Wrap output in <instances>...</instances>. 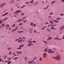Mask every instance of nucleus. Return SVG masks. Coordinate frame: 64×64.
I'll return each instance as SVG.
<instances>
[{
	"label": "nucleus",
	"mask_w": 64,
	"mask_h": 64,
	"mask_svg": "<svg viewBox=\"0 0 64 64\" xmlns=\"http://www.w3.org/2000/svg\"><path fill=\"white\" fill-rule=\"evenodd\" d=\"M52 58L55 59V60L59 61V60H61V55L60 54H57L56 55V57H52Z\"/></svg>",
	"instance_id": "nucleus-1"
},
{
	"label": "nucleus",
	"mask_w": 64,
	"mask_h": 64,
	"mask_svg": "<svg viewBox=\"0 0 64 64\" xmlns=\"http://www.w3.org/2000/svg\"><path fill=\"white\" fill-rule=\"evenodd\" d=\"M64 29V26L63 25L60 28V30H62Z\"/></svg>",
	"instance_id": "nucleus-2"
},
{
	"label": "nucleus",
	"mask_w": 64,
	"mask_h": 64,
	"mask_svg": "<svg viewBox=\"0 0 64 64\" xmlns=\"http://www.w3.org/2000/svg\"><path fill=\"white\" fill-rule=\"evenodd\" d=\"M16 53L17 54H21L22 53V52H21V51H19L18 52L17 51L16 52Z\"/></svg>",
	"instance_id": "nucleus-3"
},
{
	"label": "nucleus",
	"mask_w": 64,
	"mask_h": 64,
	"mask_svg": "<svg viewBox=\"0 0 64 64\" xmlns=\"http://www.w3.org/2000/svg\"><path fill=\"white\" fill-rule=\"evenodd\" d=\"M54 40H61V39L59 38H54Z\"/></svg>",
	"instance_id": "nucleus-4"
},
{
	"label": "nucleus",
	"mask_w": 64,
	"mask_h": 64,
	"mask_svg": "<svg viewBox=\"0 0 64 64\" xmlns=\"http://www.w3.org/2000/svg\"><path fill=\"white\" fill-rule=\"evenodd\" d=\"M56 24H52L50 25V26L51 27H56Z\"/></svg>",
	"instance_id": "nucleus-5"
},
{
	"label": "nucleus",
	"mask_w": 64,
	"mask_h": 64,
	"mask_svg": "<svg viewBox=\"0 0 64 64\" xmlns=\"http://www.w3.org/2000/svg\"><path fill=\"white\" fill-rule=\"evenodd\" d=\"M52 38V37L50 36L48 37V38L47 39V40L48 41V40H51Z\"/></svg>",
	"instance_id": "nucleus-6"
},
{
	"label": "nucleus",
	"mask_w": 64,
	"mask_h": 64,
	"mask_svg": "<svg viewBox=\"0 0 64 64\" xmlns=\"http://www.w3.org/2000/svg\"><path fill=\"white\" fill-rule=\"evenodd\" d=\"M31 45H33V44H28V47H30L31 46Z\"/></svg>",
	"instance_id": "nucleus-7"
},
{
	"label": "nucleus",
	"mask_w": 64,
	"mask_h": 64,
	"mask_svg": "<svg viewBox=\"0 0 64 64\" xmlns=\"http://www.w3.org/2000/svg\"><path fill=\"white\" fill-rule=\"evenodd\" d=\"M20 12H21V11H20V10L16 11V13H20Z\"/></svg>",
	"instance_id": "nucleus-8"
},
{
	"label": "nucleus",
	"mask_w": 64,
	"mask_h": 64,
	"mask_svg": "<svg viewBox=\"0 0 64 64\" xmlns=\"http://www.w3.org/2000/svg\"><path fill=\"white\" fill-rule=\"evenodd\" d=\"M42 42H44L45 44H46V43H47V41L45 40H43Z\"/></svg>",
	"instance_id": "nucleus-9"
},
{
	"label": "nucleus",
	"mask_w": 64,
	"mask_h": 64,
	"mask_svg": "<svg viewBox=\"0 0 64 64\" xmlns=\"http://www.w3.org/2000/svg\"><path fill=\"white\" fill-rule=\"evenodd\" d=\"M48 53H54V52L53 51H50V52H49V51H48Z\"/></svg>",
	"instance_id": "nucleus-10"
},
{
	"label": "nucleus",
	"mask_w": 64,
	"mask_h": 64,
	"mask_svg": "<svg viewBox=\"0 0 64 64\" xmlns=\"http://www.w3.org/2000/svg\"><path fill=\"white\" fill-rule=\"evenodd\" d=\"M24 44H22V45H21L20 46H19V47L20 48H21V47H23V46H24Z\"/></svg>",
	"instance_id": "nucleus-11"
},
{
	"label": "nucleus",
	"mask_w": 64,
	"mask_h": 64,
	"mask_svg": "<svg viewBox=\"0 0 64 64\" xmlns=\"http://www.w3.org/2000/svg\"><path fill=\"white\" fill-rule=\"evenodd\" d=\"M53 21L54 22H56V23H58L59 22V21H57L56 20H53Z\"/></svg>",
	"instance_id": "nucleus-12"
},
{
	"label": "nucleus",
	"mask_w": 64,
	"mask_h": 64,
	"mask_svg": "<svg viewBox=\"0 0 64 64\" xmlns=\"http://www.w3.org/2000/svg\"><path fill=\"white\" fill-rule=\"evenodd\" d=\"M32 61H30L28 62V64H31V63H32Z\"/></svg>",
	"instance_id": "nucleus-13"
},
{
	"label": "nucleus",
	"mask_w": 64,
	"mask_h": 64,
	"mask_svg": "<svg viewBox=\"0 0 64 64\" xmlns=\"http://www.w3.org/2000/svg\"><path fill=\"white\" fill-rule=\"evenodd\" d=\"M55 2H56V1H53L51 3V4L52 5V4H54Z\"/></svg>",
	"instance_id": "nucleus-14"
},
{
	"label": "nucleus",
	"mask_w": 64,
	"mask_h": 64,
	"mask_svg": "<svg viewBox=\"0 0 64 64\" xmlns=\"http://www.w3.org/2000/svg\"><path fill=\"white\" fill-rule=\"evenodd\" d=\"M17 49L18 50H21L22 49V48H18Z\"/></svg>",
	"instance_id": "nucleus-15"
},
{
	"label": "nucleus",
	"mask_w": 64,
	"mask_h": 64,
	"mask_svg": "<svg viewBox=\"0 0 64 64\" xmlns=\"http://www.w3.org/2000/svg\"><path fill=\"white\" fill-rule=\"evenodd\" d=\"M22 20V19H20V20H18V21L19 22V23H20L21 22V20Z\"/></svg>",
	"instance_id": "nucleus-16"
},
{
	"label": "nucleus",
	"mask_w": 64,
	"mask_h": 64,
	"mask_svg": "<svg viewBox=\"0 0 64 64\" xmlns=\"http://www.w3.org/2000/svg\"><path fill=\"white\" fill-rule=\"evenodd\" d=\"M23 32V31H18V33H22V32Z\"/></svg>",
	"instance_id": "nucleus-17"
},
{
	"label": "nucleus",
	"mask_w": 64,
	"mask_h": 64,
	"mask_svg": "<svg viewBox=\"0 0 64 64\" xmlns=\"http://www.w3.org/2000/svg\"><path fill=\"white\" fill-rule=\"evenodd\" d=\"M23 40V39H22L20 41H19V40H18V43H19V42H21Z\"/></svg>",
	"instance_id": "nucleus-18"
},
{
	"label": "nucleus",
	"mask_w": 64,
	"mask_h": 64,
	"mask_svg": "<svg viewBox=\"0 0 64 64\" xmlns=\"http://www.w3.org/2000/svg\"><path fill=\"white\" fill-rule=\"evenodd\" d=\"M18 28H17L15 29L14 30H12V32H13L14 31H15L16 30V29H17Z\"/></svg>",
	"instance_id": "nucleus-19"
},
{
	"label": "nucleus",
	"mask_w": 64,
	"mask_h": 64,
	"mask_svg": "<svg viewBox=\"0 0 64 64\" xmlns=\"http://www.w3.org/2000/svg\"><path fill=\"white\" fill-rule=\"evenodd\" d=\"M50 29H56V28L54 27H52L50 28Z\"/></svg>",
	"instance_id": "nucleus-20"
},
{
	"label": "nucleus",
	"mask_w": 64,
	"mask_h": 64,
	"mask_svg": "<svg viewBox=\"0 0 64 64\" xmlns=\"http://www.w3.org/2000/svg\"><path fill=\"white\" fill-rule=\"evenodd\" d=\"M34 1V0H32L30 2V3H32H32H33V1Z\"/></svg>",
	"instance_id": "nucleus-21"
},
{
	"label": "nucleus",
	"mask_w": 64,
	"mask_h": 64,
	"mask_svg": "<svg viewBox=\"0 0 64 64\" xmlns=\"http://www.w3.org/2000/svg\"><path fill=\"white\" fill-rule=\"evenodd\" d=\"M56 20H61V18H58L56 19Z\"/></svg>",
	"instance_id": "nucleus-22"
},
{
	"label": "nucleus",
	"mask_w": 64,
	"mask_h": 64,
	"mask_svg": "<svg viewBox=\"0 0 64 64\" xmlns=\"http://www.w3.org/2000/svg\"><path fill=\"white\" fill-rule=\"evenodd\" d=\"M50 23L51 24H53V22L51 21L50 20Z\"/></svg>",
	"instance_id": "nucleus-23"
},
{
	"label": "nucleus",
	"mask_w": 64,
	"mask_h": 64,
	"mask_svg": "<svg viewBox=\"0 0 64 64\" xmlns=\"http://www.w3.org/2000/svg\"><path fill=\"white\" fill-rule=\"evenodd\" d=\"M4 14L5 15H7V14H8V12H6Z\"/></svg>",
	"instance_id": "nucleus-24"
},
{
	"label": "nucleus",
	"mask_w": 64,
	"mask_h": 64,
	"mask_svg": "<svg viewBox=\"0 0 64 64\" xmlns=\"http://www.w3.org/2000/svg\"><path fill=\"white\" fill-rule=\"evenodd\" d=\"M2 6H4V5H6V3H3V4H2Z\"/></svg>",
	"instance_id": "nucleus-25"
},
{
	"label": "nucleus",
	"mask_w": 64,
	"mask_h": 64,
	"mask_svg": "<svg viewBox=\"0 0 64 64\" xmlns=\"http://www.w3.org/2000/svg\"><path fill=\"white\" fill-rule=\"evenodd\" d=\"M48 51H49V52H50V51H51V49H48Z\"/></svg>",
	"instance_id": "nucleus-26"
},
{
	"label": "nucleus",
	"mask_w": 64,
	"mask_h": 64,
	"mask_svg": "<svg viewBox=\"0 0 64 64\" xmlns=\"http://www.w3.org/2000/svg\"><path fill=\"white\" fill-rule=\"evenodd\" d=\"M45 28V27H44L43 28H42L41 29V30H44Z\"/></svg>",
	"instance_id": "nucleus-27"
},
{
	"label": "nucleus",
	"mask_w": 64,
	"mask_h": 64,
	"mask_svg": "<svg viewBox=\"0 0 64 64\" xmlns=\"http://www.w3.org/2000/svg\"><path fill=\"white\" fill-rule=\"evenodd\" d=\"M24 60H27V57L25 58Z\"/></svg>",
	"instance_id": "nucleus-28"
},
{
	"label": "nucleus",
	"mask_w": 64,
	"mask_h": 64,
	"mask_svg": "<svg viewBox=\"0 0 64 64\" xmlns=\"http://www.w3.org/2000/svg\"><path fill=\"white\" fill-rule=\"evenodd\" d=\"M7 56H4V59H6V57Z\"/></svg>",
	"instance_id": "nucleus-29"
},
{
	"label": "nucleus",
	"mask_w": 64,
	"mask_h": 64,
	"mask_svg": "<svg viewBox=\"0 0 64 64\" xmlns=\"http://www.w3.org/2000/svg\"><path fill=\"white\" fill-rule=\"evenodd\" d=\"M53 12H52L51 13H50V15H53Z\"/></svg>",
	"instance_id": "nucleus-30"
},
{
	"label": "nucleus",
	"mask_w": 64,
	"mask_h": 64,
	"mask_svg": "<svg viewBox=\"0 0 64 64\" xmlns=\"http://www.w3.org/2000/svg\"><path fill=\"white\" fill-rule=\"evenodd\" d=\"M33 42L32 41H29L28 42V43H32Z\"/></svg>",
	"instance_id": "nucleus-31"
},
{
	"label": "nucleus",
	"mask_w": 64,
	"mask_h": 64,
	"mask_svg": "<svg viewBox=\"0 0 64 64\" xmlns=\"http://www.w3.org/2000/svg\"><path fill=\"white\" fill-rule=\"evenodd\" d=\"M15 24H14L12 26V27H15Z\"/></svg>",
	"instance_id": "nucleus-32"
},
{
	"label": "nucleus",
	"mask_w": 64,
	"mask_h": 64,
	"mask_svg": "<svg viewBox=\"0 0 64 64\" xmlns=\"http://www.w3.org/2000/svg\"><path fill=\"white\" fill-rule=\"evenodd\" d=\"M47 50H48V48H46V50H44V51L45 52H47Z\"/></svg>",
	"instance_id": "nucleus-33"
},
{
	"label": "nucleus",
	"mask_w": 64,
	"mask_h": 64,
	"mask_svg": "<svg viewBox=\"0 0 64 64\" xmlns=\"http://www.w3.org/2000/svg\"><path fill=\"white\" fill-rule=\"evenodd\" d=\"M46 55V56H47V54L46 53H44V55Z\"/></svg>",
	"instance_id": "nucleus-34"
},
{
	"label": "nucleus",
	"mask_w": 64,
	"mask_h": 64,
	"mask_svg": "<svg viewBox=\"0 0 64 64\" xmlns=\"http://www.w3.org/2000/svg\"><path fill=\"white\" fill-rule=\"evenodd\" d=\"M51 16H49L48 17V19H50V18H51Z\"/></svg>",
	"instance_id": "nucleus-35"
},
{
	"label": "nucleus",
	"mask_w": 64,
	"mask_h": 64,
	"mask_svg": "<svg viewBox=\"0 0 64 64\" xmlns=\"http://www.w3.org/2000/svg\"><path fill=\"white\" fill-rule=\"evenodd\" d=\"M22 23L21 22L19 24V26H20V25H22L23 24H21Z\"/></svg>",
	"instance_id": "nucleus-36"
},
{
	"label": "nucleus",
	"mask_w": 64,
	"mask_h": 64,
	"mask_svg": "<svg viewBox=\"0 0 64 64\" xmlns=\"http://www.w3.org/2000/svg\"><path fill=\"white\" fill-rule=\"evenodd\" d=\"M38 3V2H36V4L34 5V6H35L36 5H37V3Z\"/></svg>",
	"instance_id": "nucleus-37"
},
{
	"label": "nucleus",
	"mask_w": 64,
	"mask_h": 64,
	"mask_svg": "<svg viewBox=\"0 0 64 64\" xmlns=\"http://www.w3.org/2000/svg\"><path fill=\"white\" fill-rule=\"evenodd\" d=\"M47 30L49 32H50V30H49L48 28H47Z\"/></svg>",
	"instance_id": "nucleus-38"
},
{
	"label": "nucleus",
	"mask_w": 64,
	"mask_h": 64,
	"mask_svg": "<svg viewBox=\"0 0 64 64\" xmlns=\"http://www.w3.org/2000/svg\"><path fill=\"white\" fill-rule=\"evenodd\" d=\"M42 60V58H40V61H41Z\"/></svg>",
	"instance_id": "nucleus-39"
},
{
	"label": "nucleus",
	"mask_w": 64,
	"mask_h": 64,
	"mask_svg": "<svg viewBox=\"0 0 64 64\" xmlns=\"http://www.w3.org/2000/svg\"><path fill=\"white\" fill-rule=\"evenodd\" d=\"M11 63V62L10 61L8 63V64H10Z\"/></svg>",
	"instance_id": "nucleus-40"
},
{
	"label": "nucleus",
	"mask_w": 64,
	"mask_h": 64,
	"mask_svg": "<svg viewBox=\"0 0 64 64\" xmlns=\"http://www.w3.org/2000/svg\"><path fill=\"white\" fill-rule=\"evenodd\" d=\"M33 25V23H31L30 24V25H31V26H32Z\"/></svg>",
	"instance_id": "nucleus-41"
},
{
	"label": "nucleus",
	"mask_w": 64,
	"mask_h": 64,
	"mask_svg": "<svg viewBox=\"0 0 64 64\" xmlns=\"http://www.w3.org/2000/svg\"><path fill=\"white\" fill-rule=\"evenodd\" d=\"M10 59H11V58H9L8 59V60H10Z\"/></svg>",
	"instance_id": "nucleus-42"
},
{
	"label": "nucleus",
	"mask_w": 64,
	"mask_h": 64,
	"mask_svg": "<svg viewBox=\"0 0 64 64\" xmlns=\"http://www.w3.org/2000/svg\"><path fill=\"white\" fill-rule=\"evenodd\" d=\"M60 15L62 16H63V15H64V14H60Z\"/></svg>",
	"instance_id": "nucleus-43"
},
{
	"label": "nucleus",
	"mask_w": 64,
	"mask_h": 64,
	"mask_svg": "<svg viewBox=\"0 0 64 64\" xmlns=\"http://www.w3.org/2000/svg\"><path fill=\"white\" fill-rule=\"evenodd\" d=\"M32 42L33 43H36V41L35 40H34Z\"/></svg>",
	"instance_id": "nucleus-44"
},
{
	"label": "nucleus",
	"mask_w": 64,
	"mask_h": 64,
	"mask_svg": "<svg viewBox=\"0 0 64 64\" xmlns=\"http://www.w3.org/2000/svg\"><path fill=\"white\" fill-rule=\"evenodd\" d=\"M26 18V17H24V18L22 19V20H23V19H25V18Z\"/></svg>",
	"instance_id": "nucleus-45"
},
{
	"label": "nucleus",
	"mask_w": 64,
	"mask_h": 64,
	"mask_svg": "<svg viewBox=\"0 0 64 64\" xmlns=\"http://www.w3.org/2000/svg\"><path fill=\"white\" fill-rule=\"evenodd\" d=\"M62 39H64V34L63 36V37Z\"/></svg>",
	"instance_id": "nucleus-46"
},
{
	"label": "nucleus",
	"mask_w": 64,
	"mask_h": 64,
	"mask_svg": "<svg viewBox=\"0 0 64 64\" xmlns=\"http://www.w3.org/2000/svg\"><path fill=\"white\" fill-rule=\"evenodd\" d=\"M9 61L8 60H6V61H5V62H9Z\"/></svg>",
	"instance_id": "nucleus-47"
},
{
	"label": "nucleus",
	"mask_w": 64,
	"mask_h": 64,
	"mask_svg": "<svg viewBox=\"0 0 64 64\" xmlns=\"http://www.w3.org/2000/svg\"><path fill=\"white\" fill-rule=\"evenodd\" d=\"M11 49V48H8V50H10Z\"/></svg>",
	"instance_id": "nucleus-48"
},
{
	"label": "nucleus",
	"mask_w": 64,
	"mask_h": 64,
	"mask_svg": "<svg viewBox=\"0 0 64 64\" xmlns=\"http://www.w3.org/2000/svg\"><path fill=\"white\" fill-rule=\"evenodd\" d=\"M27 20H25L24 22V23H25V22H26V21H27Z\"/></svg>",
	"instance_id": "nucleus-49"
},
{
	"label": "nucleus",
	"mask_w": 64,
	"mask_h": 64,
	"mask_svg": "<svg viewBox=\"0 0 64 64\" xmlns=\"http://www.w3.org/2000/svg\"><path fill=\"white\" fill-rule=\"evenodd\" d=\"M11 54V52H10L9 54V55H10V54Z\"/></svg>",
	"instance_id": "nucleus-50"
},
{
	"label": "nucleus",
	"mask_w": 64,
	"mask_h": 64,
	"mask_svg": "<svg viewBox=\"0 0 64 64\" xmlns=\"http://www.w3.org/2000/svg\"><path fill=\"white\" fill-rule=\"evenodd\" d=\"M17 59V57H16V58H14V60H16V59Z\"/></svg>",
	"instance_id": "nucleus-51"
},
{
	"label": "nucleus",
	"mask_w": 64,
	"mask_h": 64,
	"mask_svg": "<svg viewBox=\"0 0 64 64\" xmlns=\"http://www.w3.org/2000/svg\"><path fill=\"white\" fill-rule=\"evenodd\" d=\"M2 26H5V25H4V24H2Z\"/></svg>",
	"instance_id": "nucleus-52"
},
{
	"label": "nucleus",
	"mask_w": 64,
	"mask_h": 64,
	"mask_svg": "<svg viewBox=\"0 0 64 64\" xmlns=\"http://www.w3.org/2000/svg\"><path fill=\"white\" fill-rule=\"evenodd\" d=\"M36 58H37L36 57H34V60H36Z\"/></svg>",
	"instance_id": "nucleus-53"
},
{
	"label": "nucleus",
	"mask_w": 64,
	"mask_h": 64,
	"mask_svg": "<svg viewBox=\"0 0 64 64\" xmlns=\"http://www.w3.org/2000/svg\"><path fill=\"white\" fill-rule=\"evenodd\" d=\"M47 8V7H46V8H44V9H45V10H46V9Z\"/></svg>",
	"instance_id": "nucleus-54"
},
{
	"label": "nucleus",
	"mask_w": 64,
	"mask_h": 64,
	"mask_svg": "<svg viewBox=\"0 0 64 64\" xmlns=\"http://www.w3.org/2000/svg\"><path fill=\"white\" fill-rule=\"evenodd\" d=\"M35 25H36V24H34L33 25V26H34V27H35Z\"/></svg>",
	"instance_id": "nucleus-55"
},
{
	"label": "nucleus",
	"mask_w": 64,
	"mask_h": 64,
	"mask_svg": "<svg viewBox=\"0 0 64 64\" xmlns=\"http://www.w3.org/2000/svg\"><path fill=\"white\" fill-rule=\"evenodd\" d=\"M34 33H36V31L35 30H34Z\"/></svg>",
	"instance_id": "nucleus-56"
},
{
	"label": "nucleus",
	"mask_w": 64,
	"mask_h": 64,
	"mask_svg": "<svg viewBox=\"0 0 64 64\" xmlns=\"http://www.w3.org/2000/svg\"><path fill=\"white\" fill-rule=\"evenodd\" d=\"M22 39H25V37H23L22 38Z\"/></svg>",
	"instance_id": "nucleus-57"
},
{
	"label": "nucleus",
	"mask_w": 64,
	"mask_h": 64,
	"mask_svg": "<svg viewBox=\"0 0 64 64\" xmlns=\"http://www.w3.org/2000/svg\"><path fill=\"white\" fill-rule=\"evenodd\" d=\"M34 60H35L33 59L32 60V62H34Z\"/></svg>",
	"instance_id": "nucleus-58"
},
{
	"label": "nucleus",
	"mask_w": 64,
	"mask_h": 64,
	"mask_svg": "<svg viewBox=\"0 0 64 64\" xmlns=\"http://www.w3.org/2000/svg\"><path fill=\"white\" fill-rule=\"evenodd\" d=\"M8 19V18H4V20H6V19Z\"/></svg>",
	"instance_id": "nucleus-59"
},
{
	"label": "nucleus",
	"mask_w": 64,
	"mask_h": 64,
	"mask_svg": "<svg viewBox=\"0 0 64 64\" xmlns=\"http://www.w3.org/2000/svg\"><path fill=\"white\" fill-rule=\"evenodd\" d=\"M48 22H46V24H48Z\"/></svg>",
	"instance_id": "nucleus-60"
},
{
	"label": "nucleus",
	"mask_w": 64,
	"mask_h": 64,
	"mask_svg": "<svg viewBox=\"0 0 64 64\" xmlns=\"http://www.w3.org/2000/svg\"><path fill=\"white\" fill-rule=\"evenodd\" d=\"M2 61V59L0 58V62H1Z\"/></svg>",
	"instance_id": "nucleus-61"
},
{
	"label": "nucleus",
	"mask_w": 64,
	"mask_h": 64,
	"mask_svg": "<svg viewBox=\"0 0 64 64\" xmlns=\"http://www.w3.org/2000/svg\"><path fill=\"white\" fill-rule=\"evenodd\" d=\"M62 2H64V0H62Z\"/></svg>",
	"instance_id": "nucleus-62"
},
{
	"label": "nucleus",
	"mask_w": 64,
	"mask_h": 64,
	"mask_svg": "<svg viewBox=\"0 0 64 64\" xmlns=\"http://www.w3.org/2000/svg\"><path fill=\"white\" fill-rule=\"evenodd\" d=\"M29 2H26V4H28V3H29Z\"/></svg>",
	"instance_id": "nucleus-63"
},
{
	"label": "nucleus",
	"mask_w": 64,
	"mask_h": 64,
	"mask_svg": "<svg viewBox=\"0 0 64 64\" xmlns=\"http://www.w3.org/2000/svg\"><path fill=\"white\" fill-rule=\"evenodd\" d=\"M43 56L44 57V58H46V57H45V56L44 55Z\"/></svg>",
	"instance_id": "nucleus-64"
}]
</instances>
